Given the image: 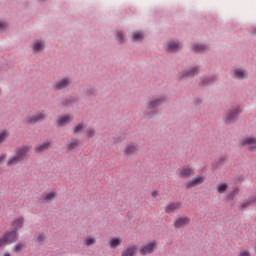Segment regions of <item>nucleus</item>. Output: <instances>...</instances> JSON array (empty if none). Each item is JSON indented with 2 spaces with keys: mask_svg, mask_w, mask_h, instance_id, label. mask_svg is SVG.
Here are the masks:
<instances>
[{
  "mask_svg": "<svg viewBox=\"0 0 256 256\" xmlns=\"http://www.w3.org/2000/svg\"><path fill=\"white\" fill-rule=\"evenodd\" d=\"M32 149V146L29 144H24L22 146L17 147L14 150V154L9 157L7 166L8 167H15L21 164L25 159L29 157V153Z\"/></svg>",
  "mask_w": 256,
  "mask_h": 256,
  "instance_id": "obj_1",
  "label": "nucleus"
},
{
  "mask_svg": "<svg viewBox=\"0 0 256 256\" xmlns=\"http://www.w3.org/2000/svg\"><path fill=\"white\" fill-rule=\"evenodd\" d=\"M165 101H167V97L165 96V94H160L158 96L151 98L148 101L147 112L145 113V117H147V119L155 117L157 115V111L155 109H157V107H161V105H163Z\"/></svg>",
  "mask_w": 256,
  "mask_h": 256,
  "instance_id": "obj_2",
  "label": "nucleus"
},
{
  "mask_svg": "<svg viewBox=\"0 0 256 256\" xmlns=\"http://www.w3.org/2000/svg\"><path fill=\"white\" fill-rule=\"evenodd\" d=\"M48 115L47 111L42 110L34 115H27L24 117L23 123H26V125H37V123L45 121Z\"/></svg>",
  "mask_w": 256,
  "mask_h": 256,
  "instance_id": "obj_3",
  "label": "nucleus"
},
{
  "mask_svg": "<svg viewBox=\"0 0 256 256\" xmlns=\"http://www.w3.org/2000/svg\"><path fill=\"white\" fill-rule=\"evenodd\" d=\"M230 77L235 81H245L249 79V71L243 66H235L230 71Z\"/></svg>",
  "mask_w": 256,
  "mask_h": 256,
  "instance_id": "obj_4",
  "label": "nucleus"
},
{
  "mask_svg": "<svg viewBox=\"0 0 256 256\" xmlns=\"http://www.w3.org/2000/svg\"><path fill=\"white\" fill-rule=\"evenodd\" d=\"M183 49V42L179 39H170L164 44V51L166 53L175 54Z\"/></svg>",
  "mask_w": 256,
  "mask_h": 256,
  "instance_id": "obj_5",
  "label": "nucleus"
},
{
  "mask_svg": "<svg viewBox=\"0 0 256 256\" xmlns=\"http://www.w3.org/2000/svg\"><path fill=\"white\" fill-rule=\"evenodd\" d=\"M239 115H241V108L239 106L229 109L226 113V116L224 117L225 124L233 125V123H237Z\"/></svg>",
  "mask_w": 256,
  "mask_h": 256,
  "instance_id": "obj_6",
  "label": "nucleus"
},
{
  "mask_svg": "<svg viewBox=\"0 0 256 256\" xmlns=\"http://www.w3.org/2000/svg\"><path fill=\"white\" fill-rule=\"evenodd\" d=\"M209 49H211V47L209 46V43H207V42H195V43H192L190 46V51H192V53H196L198 55L207 53V51H209Z\"/></svg>",
  "mask_w": 256,
  "mask_h": 256,
  "instance_id": "obj_7",
  "label": "nucleus"
},
{
  "mask_svg": "<svg viewBox=\"0 0 256 256\" xmlns=\"http://www.w3.org/2000/svg\"><path fill=\"white\" fill-rule=\"evenodd\" d=\"M242 147H248V151L251 153L256 152V137L255 136H246L240 141Z\"/></svg>",
  "mask_w": 256,
  "mask_h": 256,
  "instance_id": "obj_8",
  "label": "nucleus"
},
{
  "mask_svg": "<svg viewBox=\"0 0 256 256\" xmlns=\"http://www.w3.org/2000/svg\"><path fill=\"white\" fill-rule=\"evenodd\" d=\"M30 49L34 55H39L45 51V40L36 39L31 44Z\"/></svg>",
  "mask_w": 256,
  "mask_h": 256,
  "instance_id": "obj_9",
  "label": "nucleus"
},
{
  "mask_svg": "<svg viewBox=\"0 0 256 256\" xmlns=\"http://www.w3.org/2000/svg\"><path fill=\"white\" fill-rule=\"evenodd\" d=\"M199 71V66H191L180 72L179 77L180 79H185L187 77H196V75H199Z\"/></svg>",
  "mask_w": 256,
  "mask_h": 256,
  "instance_id": "obj_10",
  "label": "nucleus"
},
{
  "mask_svg": "<svg viewBox=\"0 0 256 256\" xmlns=\"http://www.w3.org/2000/svg\"><path fill=\"white\" fill-rule=\"evenodd\" d=\"M4 241H6L7 245H11L12 243H16V241H19V234L17 233V230H9L7 231L3 236Z\"/></svg>",
  "mask_w": 256,
  "mask_h": 256,
  "instance_id": "obj_11",
  "label": "nucleus"
},
{
  "mask_svg": "<svg viewBox=\"0 0 256 256\" xmlns=\"http://www.w3.org/2000/svg\"><path fill=\"white\" fill-rule=\"evenodd\" d=\"M72 80L69 77L62 78L56 81L53 85L55 91H63V89H67L69 85H71Z\"/></svg>",
  "mask_w": 256,
  "mask_h": 256,
  "instance_id": "obj_12",
  "label": "nucleus"
},
{
  "mask_svg": "<svg viewBox=\"0 0 256 256\" xmlns=\"http://www.w3.org/2000/svg\"><path fill=\"white\" fill-rule=\"evenodd\" d=\"M157 250V242L153 241L146 245H143L140 248V254L142 255H151V253H155Z\"/></svg>",
  "mask_w": 256,
  "mask_h": 256,
  "instance_id": "obj_13",
  "label": "nucleus"
},
{
  "mask_svg": "<svg viewBox=\"0 0 256 256\" xmlns=\"http://www.w3.org/2000/svg\"><path fill=\"white\" fill-rule=\"evenodd\" d=\"M203 183H205V177L196 176L195 178L186 183V189H193L194 187H197L198 185H201Z\"/></svg>",
  "mask_w": 256,
  "mask_h": 256,
  "instance_id": "obj_14",
  "label": "nucleus"
},
{
  "mask_svg": "<svg viewBox=\"0 0 256 256\" xmlns=\"http://www.w3.org/2000/svg\"><path fill=\"white\" fill-rule=\"evenodd\" d=\"M180 175L183 179H189L195 175V170L191 167H183L180 169Z\"/></svg>",
  "mask_w": 256,
  "mask_h": 256,
  "instance_id": "obj_15",
  "label": "nucleus"
},
{
  "mask_svg": "<svg viewBox=\"0 0 256 256\" xmlns=\"http://www.w3.org/2000/svg\"><path fill=\"white\" fill-rule=\"evenodd\" d=\"M143 39H145V32L140 30L132 32L133 43H143Z\"/></svg>",
  "mask_w": 256,
  "mask_h": 256,
  "instance_id": "obj_16",
  "label": "nucleus"
},
{
  "mask_svg": "<svg viewBox=\"0 0 256 256\" xmlns=\"http://www.w3.org/2000/svg\"><path fill=\"white\" fill-rule=\"evenodd\" d=\"M115 39L118 45H125V43H127V37L125 36V31L117 30L115 33Z\"/></svg>",
  "mask_w": 256,
  "mask_h": 256,
  "instance_id": "obj_17",
  "label": "nucleus"
},
{
  "mask_svg": "<svg viewBox=\"0 0 256 256\" xmlns=\"http://www.w3.org/2000/svg\"><path fill=\"white\" fill-rule=\"evenodd\" d=\"M81 147V140L77 138H72L68 143H67V149L68 151H75Z\"/></svg>",
  "mask_w": 256,
  "mask_h": 256,
  "instance_id": "obj_18",
  "label": "nucleus"
},
{
  "mask_svg": "<svg viewBox=\"0 0 256 256\" xmlns=\"http://www.w3.org/2000/svg\"><path fill=\"white\" fill-rule=\"evenodd\" d=\"M217 81V76L207 75L200 78L201 85H213Z\"/></svg>",
  "mask_w": 256,
  "mask_h": 256,
  "instance_id": "obj_19",
  "label": "nucleus"
},
{
  "mask_svg": "<svg viewBox=\"0 0 256 256\" xmlns=\"http://www.w3.org/2000/svg\"><path fill=\"white\" fill-rule=\"evenodd\" d=\"M190 221L189 217L178 218L174 223V227L175 229H181L186 225H189Z\"/></svg>",
  "mask_w": 256,
  "mask_h": 256,
  "instance_id": "obj_20",
  "label": "nucleus"
},
{
  "mask_svg": "<svg viewBox=\"0 0 256 256\" xmlns=\"http://www.w3.org/2000/svg\"><path fill=\"white\" fill-rule=\"evenodd\" d=\"M179 209H181V203L172 202L168 206H166L165 212L171 215L172 213H175V211H178Z\"/></svg>",
  "mask_w": 256,
  "mask_h": 256,
  "instance_id": "obj_21",
  "label": "nucleus"
},
{
  "mask_svg": "<svg viewBox=\"0 0 256 256\" xmlns=\"http://www.w3.org/2000/svg\"><path fill=\"white\" fill-rule=\"evenodd\" d=\"M23 225H25V219L23 217L16 218L12 222V230L17 232L22 229Z\"/></svg>",
  "mask_w": 256,
  "mask_h": 256,
  "instance_id": "obj_22",
  "label": "nucleus"
},
{
  "mask_svg": "<svg viewBox=\"0 0 256 256\" xmlns=\"http://www.w3.org/2000/svg\"><path fill=\"white\" fill-rule=\"evenodd\" d=\"M136 253H137V246L135 244H132L122 251L121 256H135Z\"/></svg>",
  "mask_w": 256,
  "mask_h": 256,
  "instance_id": "obj_23",
  "label": "nucleus"
},
{
  "mask_svg": "<svg viewBox=\"0 0 256 256\" xmlns=\"http://www.w3.org/2000/svg\"><path fill=\"white\" fill-rule=\"evenodd\" d=\"M73 121V116L65 115L58 119L57 123L60 127H65V125H69Z\"/></svg>",
  "mask_w": 256,
  "mask_h": 256,
  "instance_id": "obj_24",
  "label": "nucleus"
},
{
  "mask_svg": "<svg viewBox=\"0 0 256 256\" xmlns=\"http://www.w3.org/2000/svg\"><path fill=\"white\" fill-rule=\"evenodd\" d=\"M139 148V146H137L136 143H131L129 144L126 149H125V154L126 155H135V153L137 152V149Z\"/></svg>",
  "mask_w": 256,
  "mask_h": 256,
  "instance_id": "obj_25",
  "label": "nucleus"
},
{
  "mask_svg": "<svg viewBox=\"0 0 256 256\" xmlns=\"http://www.w3.org/2000/svg\"><path fill=\"white\" fill-rule=\"evenodd\" d=\"M55 197H57V193H56V192H49V193H46V194L42 197V202H43V203H51V201H53V199H55Z\"/></svg>",
  "mask_w": 256,
  "mask_h": 256,
  "instance_id": "obj_26",
  "label": "nucleus"
},
{
  "mask_svg": "<svg viewBox=\"0 0 256 256\" xmlns=\"http://www.w3.org/2000/svg\"><path fill=\"white\" fill-rule=\"evenodd\" d=\"M51 143L49 142H44L42 144H38L35 147V151L36 153H43V151H47V149H49Z\"/></svg>",
  "mask_w": 256,
  "mask_h": 256,
  "instance_id": "obj_27",
  "label": "nucleus"
},
{
  "mask_svg": "<svg viewBox=\"0 0 256 256\" xmlns=\"http://www.w3.org/2000/svg\"><path fill=\"white\" fill-rule=\"evenodd\" d=\"M35 238H36V243L43 245L45 239H47V234H45V232H40L35 234Z\"/></svg>",
  "mask_w": 256,
  "mask_h": 256,
  "instance_id": "obj_28",
  "label": "nucleus"
},
{
  "mask_svg": "<svg viewBox=\"0 0 256 256\" xmlns=\"http://www.w3.org/2000/svg\"><path fill=\"white\" fill-rule=\"evenodd\" d=\"M121 245V238H112L109 242L110 249H117Z\"/></svg>",
  "mask_w": 256,
  "mask_h": 256,
  "instance_id": "obj_29",
  "label": "nucleus"
},
{
  "mask_svg": "<svg viewBox=\"0 0 256 256\" xmlns=\"http://www.w3.org/2000/svg\"><path fill=\"white\" fill-rule=\"evenodd\" d=\"M85 131V125L83 123H79L73 128L74 135H80V133H83Z\"/></svg>",
  "mask_w": 256,
  "mask_h": 256,
  "instance_id": "obj_30",
  "label": "nucleus"
},
{
  "mask_svg": "<svg viewBox=\"0 0 256 256\" xmlns=\"http://www.w3.org/2000/svg\"><path fill=\"white\" fill-rule=\"evenodd\" d=\"M9 137V131L3 130L0 132V145L5 143L7 138Z\"/></svg>",
  "mask_w": 256,
  "mask_h": 256,
  "instance_id": "obj_31",
  "label": "nucleus"
},
{
  "mask_svg": "<svg viewBox=\"0 0 256 256\" xmlns=\"http://www.w3.org/2000/svg\"><path fill=\"white\" fill-rule=\"evenodd\" d=\"M7 29H9V23L5 20H0V31H7Z\"/></svg>",
  "mask_w": 256,
  "mask_h": 256,
  "instance_id": "obj_32",
  "label": "nucleus"
},
{
  "mask_svg": "<svg viewBox=\"0 0 256 256\" xmlns=\"http://www.w3.org/2000/svg\"><path fill=\"white\" fill-rule=\"evenodd\" d=\"M84 92L86 93V95H95V89L93 88V86H85Z\"/></svg>",
  "mask_w": 256,
  "mask_h": 256,
  "instance_id": "obj_33",
  "label": "nucleus"
},
{
  "mask_svg": "<svg viewBox=\"0 0 256 256\" xmlns=\"http://www.w3.org/2000/svg\"><path fill=\"white\" fill-rule=\"evenodd\" d=\"M228 187L229 186H227V184H220V185H218L217 186V191H218V193H225V191H227V189H228Z\"/></svg>",
  "mask_w": 256,
  "mask_h": 256,
  "instance_id": "obj_34",
  "label": "nucleus"
},
{
  "mask_svg": "<svg viewBox=\"0 0 256 256\" xmlns=\"http://www.w3.org/2000/svg\"><path fill=\"white\" fill-rule=\"evenodd\" d=\"M24 247H25V245H23V242H20V243L16 244L14 246L15 253H21V251H23Z\"/></svg>",
  "mask_w": 256,
  "mask_h": 256,
  "instance_id": "obj_35",
  "label": "nucleus"
},
{
  "mask_svg": "<svg viewBox=\"0 0 256 256\" xmlns=\"http://www.w3.org/2000/svg\"><path fill=\"white\" fill-rule=\"evenodd\" d=\"M239 193L238 189H234L228 196L227 199L228 201H233V199H235V195Z\"/></svg>",
  "mask_w": 256,
  "mask_h": 256,
  "instance_id": "obj_36",
  "label": "nucleus"
},
{
  "mask_svg": "<svg viewBox=\"0 0 256 256\" xmlns=\"http://www.w3.org/2000/svg\"><path fill=\"white\" fill-rule=\"evenodd\" d=\"M247 207H251L249 202L247 200H245L244 202L240 203V209L241 211H245V209H247Z\"/></svg>",
  "mask_w": 256,
  "mask_h": 256,
  "instance_id": "obj_37",
  "label": "nucleus"
},
{
  "mask_svg": "<svg viewBox=\"0 0 256 256\" xmlns=\"http://www.w3.org/2000/svg\"><path fill=\"white\" fill-rule=\"evenodd\" d=\"M86 135L87 137H89L90 139L92 137H95V130L93 128H89L87 131H86Z\"/></svg>",
  "mask_w": 256,
  "mask_h": 256,
  "instance_id": "obj_38",
  "label": "nucleus"
},
{
  "mask_svg": "<svg viewBox=\"0 0 256 256\" xmlns=\"http://www.w3.org/2000/svg\"><path fill=\"white\" fill-rule=\"evenodd\" d=\"M85 245H87V247H91V245H95V239L94 238H87L85 241Z\"/></svg>",
  "mask_w": 256,
  "mask_h": 256,
  "instance_id": "obj_39",
  "label": "nucleus"
},
{
  "mask_svg": "<svg viewBox=\"0 0 256 256\" xmlns=\"http://www.w3.org/2000/svg\"><path fill=\"white\" fill-rule=\"evenodd\" d=\"M227 161V156L223 155L217 160V165H223Z\"/></svg>",
  "mask_w": 256,
  "mask_h": 256,
  "instance_id": "obj_40",
  "label": "nucleus"
},
{
  "mask_svg": "<svg viewBox=\"0 0 256 256\" xmlns=\"http://www.w3.org/2000/svg\"><path fill=\"white\" fill-rule=\"evenodd\" d=\"M246 201L248 202V204H250V207H251V206L255 205V203H256V196H252V197L248 198Z\"/></svg>",
  "mask_w": 256,
  "mask_h": 256,
  "instance_id": "obj_41",
  "label": "nucleus"
},
{
  "mask_svg": "<svg viewBox=\"0 0 256 256\" xmlns=\"http://www.w3.org/2000/svg\"><path fill=\"white\" fill-rule=\"evenodd\" d=\"M239 256H251V252H249V250H243L240 252Z\"/></svg>",
  "mask_w": 256,
  "mask_h": 256,
  "instance_id": "obj_42",
  "label": "nucleus"
},
{
  "mask_svg": "<svg viewBox=\"0 0 256 256\" xmlns=\"http://www.w3.org/2000/svg\"><path fill=\"white\" fill-rule=\"evenodd\" d=\"M5 245H7V242L2 236V237H0V249H1V247H5Z\"/></svg>",
  "mask_w": 256,
  "mask_h": 256,
  "instance_id": "obj_43",
  "label": "nucleus"
},
{
  "mask_svg": "<svg viewBox=\"0 0 256 256\" xmlns=\"http://www.w3.org/2000/svg\"><path fill=\"white\" fill-rule=\"evenodd\" d=\"M194 103H195L196 105H201V103H203V99L197 97V98L194 99Z\"/></svg>",
  "mask_w": 256,
  "mask_h": 256,
  "instance_id": "obj_44",
  "label": "nucleus"
},
{
  "mask_svg": "<svg viewBox=\"0 0 256 256\" xmlns=\"http://www.w3.org/2000/svg\"><path fill=\"white\" fill-rule=\"evenodd\" d=\"M152 197L155 199L156 197H159V192L158 191H154L152 192Z\"/></svg>",
  "mask_w": 256,
  "mask_h": 256,
  "instance_id": "obj_45",
  "label": "nucleus"
},
{
  "mask_svg": "<svg viewBox=\"0 0 256 256\" xmlns=\"http://www.w3.org/2000/svg\"><path fill=\"white\" fill-rule=\"evenodd\" d=\"M71 103H73V100L68 99L65 101L64 105H71Z\"/></svg>",
  "mask_w": 256,
  "mask_h": 256,
  "instance_id": "obj_46",
  "label": "nucleus"
},
{
  "mask_svg": "<svg viewBox=\"0 0 256 256\" xmlns=\"http://www.w3.org/2000/svg\"><path fill=\"white\" fill-rule=\"evenodd\" d=\"M5 157H7V154H3L2 156H0V165L1 163H3V159H5Z\"/></svg>",
  "mask_w": 256,
  "mask_h": 256,
  "instance_id": "obj_47",
  "label": "nucleus"
},
{
  "mask_svg": "<svg viewBox=\"0 0 256 256\" xmlns=\"http://www.w3.org/2000/svg\"><path fill=\"white\" fill-rule=\"evenodd\" d=\"M4 256H11L9 252L4 253Z\"/></svg>",
  "mask_w": 256,
  "mask_h": 256,
  "instance_id": "obj_48",
  "label": "nucleus"
},
{
  "mask_svg": "<svg viewBox=\"0 0 256 256\" xmlns=\"http://www.w3.org/2000/svg\"><path fill=\"white\" fill-rule=\"evenodd\" d=\"M252 33L253 35H256V28L253 29Z\"/></svg>",
  "mask_w": 256,
  "mask_h": 256,
  "instance_id": "obj_49",
  "label": "nucleus"
}]
</instances>
